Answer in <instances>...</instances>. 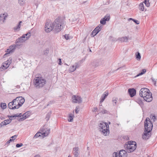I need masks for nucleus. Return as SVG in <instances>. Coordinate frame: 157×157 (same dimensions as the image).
Masks as SVG:
<instances>
[{
	"label": "nucleus",
	"instance_id": "obj_1",
	"mask_svg": "<svg viewBox=\"0 0 157 157\" xmlns=\"http://www.w3.org/2000/svg\"><path fill=\"white\" fill-rule=\"evenodd\" d=\"M152 122L149 118H147L144 121V132L142 136L143 139L147 140L151 136L149 133L152 130Z\"/></svg>",
	"mask_w": 157,
	"mask_h": 157
},
{
	"label": "nucleus",
	"instance_id": "obj_2",
	"mask_svg": "<svg viewBox=\"0 0 157 157\" xmlns=\"http://www.w3.org/2000/svg\"><path fill=\"white\" fill-rule=\"evenodd\" d=\"M140 96L143 98L144 100L147 102H150L152 100V94L149 90L146 88H141L140 91Z\"/></svg>",
	"mask_w": 157,
	"mask_h": 157
},
{
	"label": "nucleus",
	"instance_id": "obj_3",
	"mask_svg": "<svg viewBox=\"0 0 157 157\" xmlns=\"http://www.w3.org/2000/svg\"><path fill=\"white\" fill-rule=\"evenodd\" d=\"M63 23L59 18H56L53 23V30L56 33L60 32L63 28Z\"/></svg>",
	"mask_w": 157,
	"mask_h": 157
},
{
	"label": "nucleus",
	"instance_id": "obj_4",
	"mask_svg": "<svg viewBox=\"0 0 157 157\" xmlns=\"http://www.w3.org/2000/svg\"><path fill=\"white\" fill-rule=\"evenodd\" d=\"M46 82L45 79L42 77H36L34 80L35 86L37 88H40L44 86Z\"/></svg>",
	"mask_w": 157,
	"mask_h": 157
},
{
	"label": "nucleus",
	"instance_id": "obj_5",
	"mask_svg": "<svg viewBox=\"0 0 157 157\" xmlns=\"http://www.w3.org/2000/svg\"><path fill=\"white\" fill-rule=\"evenodd\" d=\"M99 129L101 133L104 136H106L109 133V125L106 123L102 122L99 125Z\"/></svg>",
	"mask_w": 157,
	"mask_h": 157
},
{
	"label": "nucleus",
	"instance_id": "obj_6",
	"mask_svg": "<svg viewBox=\"0 0 157 157\" xmlns=\"http://www.w3.org/2000/svg\"><path fill=\"white\" fill-rule=\"evenodd\" d=\"M126 151L128 153L133 152L136 148V144L135 141H130L124 145Z\"/></svg>",
	"mask_w": 157,
	"mask_h": 157
},
{
	"label": "nucleus",
	"instance_id": "obj_7",
	"mask_svg": "<svg viewBox=\"0 0 157 157\" xmlns=\"http://www.w3.org/2000/svg\"><path fill=\"white\" fill-rule=\"evenodd\" d=\"M25 101L24 98L22 97H17L12 101L15 105L14 106V108L17 109L19 108L24 103Z\"/></svg>",
	"mask_w": 157,
	"mask_h": 157
},
{
	"label": "nucleus",
	"instance_id": "obj_8",
	"mask_svg": "<svg viewBox=\"0 0 157 157\" xmlns=\"http://www.w3.org/2000/svg\"><path fill=\"white\" fill-rule=\"evenodd\" d=\"M31 36L30 32H28L25 34L23 35L22 36L18 38L15 41V43H22L28 40Z\"/></svg>",
	"mask_w": 157,
	"mask_h": 157
},
{
	"label": "nucleus",
	"instance_id": "obj_9",
	"mask_svg": "<svg viewBox=\"0 0 157 157\" xmlns=\"http://www.w3.org/2000/svg\"><path fill=\"white\" fill-rule=\"evenodd\" d=\"M53 29V23L50 21L47 22L45 25L44 30L47 33H49Z\"/></svg>",
	"mask_w": 157,
	"mask_h": 157
},
{
	"label": "nucleus",
	"instance_id": "obj_10",
	"mask_svg": "<svg viewBox=\"0 0 157 157\" xmlns=\"http://www.w3.org/2000/svg\"><path fill=\"white\" fill-rule=\"evenodd\" d=\"M115 154V157H127V151L124 150H121L119 152H114L113 154Z\"/></svg>",
	"mask_w": 157,
	"mask_h": 157
},
{
	"label": "nucleus",
	"instance_id": "obj_11",
	"mask_svg": "<svg viewBox=\"0 0 157 157\" xmlns=\"http://www.w3.org/2000/svg\"><path fill=\"white\" fill-rule=\"evenodd\" d=\"M102 27V25H99L96 27L91 33L90 34L91 36L93 37L96 36L101 30Z\"/></svg>",
	"mask_w": 157,
	"mask_h": 157
},
{
	"label": "nucleus",
	"instance_id": "obj_12",
	"mask_svg": "<svg viewBox=\"0 0 157 157\" xmlns=\"http://www.w3.org/2000/svg\"><path fill=\"white\" fill-rule=\"evenodd\" d=\"M72 101L75 103H80L82 102V98L79 96L73 95L72 97Z\"/></svg>",
	"mask_w": 157,
	"mask_h": 157
},
{
	"label": "nucleus",
	"instance_id": "obj_13",
	"mask_svg": "<svg viewBox=\"0 0 157 157\" xmlns=\"http://www.w3.org/2000/svg\"><path fill=\"white\" fill-rule=\"evenodd\" d=\"M16 46L15 45H12L10 46L9 48L6 50V52H7V53H6L4 56H6L10 53L13 52L16 48Z\"/></svg>",
	"mask_w": 157,
	"mask_h": 157
},
{
	"label": "nucleus",
	"instance_id": "obj_14",
	"mask_svg": "<svg viewBox=\"0 0 157 157\" xmlns=\"http://www.w3.org/2000/svg\"><path fill=\"white\" fill-rule=\"evenodd\" d=\"M30 113L29 111L27 112L24 113L22 115V117L19 119V121H23L29 116Z\"/></svg>",
	"mask_w": 157,
	"mask_h": 157
},
{
	"label": "nucleus",
	"instance_id": "obj_15",
	"mask_svg": "<svg viewBox=\"0 0 157 157\" xmlns=\"http://www.w3.org/2000/svg\"><path fill=\"white\" fill-rule=\"evenodd\" d=\"M11 60V59H9L7 61L3 63L2 66L4 68V70L6 69L9 67Z\"/></svg>",
	"mask_w": 157,
	"mask_h": 157
},
{
	"label": "nucleus",
	"instance_id": "obj_16",
	"mask_svg": "<svg viewBox=\"0 0 157 157\" xmlns=\"http://www.w3.org/2000/svg\"><path fill=\"white\" fill-rule=\"evenodd\" d=\"M40 130L42 132L43 137L47 136L49 134L50 131V129H40Z\"/></svg>",
	"mask_w": 157,
	"mask_h": 157
},
{
	"label": "nucleus",
	"instance_id": "obj_17",
	"mask_svg": "<svg viewBox=\"0 0 157 157\" xmlns=\"http://www.w3.org/2000/svg\"><path fill=\"white\" fill-rule=\"evenodd\" d=\"M73 152L75 157H78L79 154V148L78 147H75L73 148Z\"/></svg>",
	"mask_w": 157,
	"mask_h": 157
},
{
	"label": "nucleus",
	"instance_id": "obj_18",
	"mask_svg": "<svg viewBox=\"0 0 157 157\" xmlns=\"http://www.w3.org/2000/svg\"><path fill=\"white\" fill-rule=\"evenodd\" d=\"M128 92L130 96L132 97L135 95L136 94V90L134 88L129 89L128 90Z\"/></svg>",
	"mask_w": 157,
	"mask_h": 157
},
{
	"label": "nucleus",
	"instance_id": "obj_19",
	"mask_svg": "<svg viewBox=\"0 0 157 157\" xmlns=\"http://www.w3.org/2000/svg\"><path fill=\"white\" fill-rule=\"evenodd\" d=\"M109 94L108 91L107 90L103 94L101 97V100L100 101V102H102L104 100L105 98L108 96Z\"/></svg>",
	"mask_w": 157,
	"mask_h": 157
},
{
	"label": "nucleus",
	"instance_id": "obj_20",
	"mask_svg": "<svg viewBox=\"0 0 157 157\" xmlns=\"http://www.w3.org/2000/svg\"><path fill=\"white\" fill-rule=\"evenodd\" d=\"M7 15L6 14H3L0 15V21L1 22H4L6 20V17H7Z\"/></svg>",
	"mask_w": 157,
	"mask_h": 157
},
{
	"label": "nucleus",
	"instance_id": "obj_21",
	"mask_svg": "<svg viewBox=\"0 0 157 157\" xmlns=\"http://www.w3.org/2000/svg\"><path fill=\"white\" fill-rule=\"evenodd\" d=\"M128 37L125 36L121 37H119L118 39V40H120L121 42H127L128 40Z\"/></svg>",
	"mask_w": 157,
	"mask_h": 157
},
{
	"label": "nucleus",
	"instance_id": "obj_22",
	"mask_svg": "<svg viewBox=\"0 0 157 157\" xmlns=\"http://www.w3.org/2000/svg\"><path fill=\"white\" fill-rule=\"evenodd\" d=\"M22 116L21 115V113H17L16 114H15L13 116H10L9 117V119L11 120V121L12 120H13L15 119L16 117H21Z\"/></svg>",
	"mask_w": 157,
	"mask_h": 157
},
{
	"label": "nucleus",
	"instance_id": "obj_23",
	"mask_svg": "<svg viewBox=\"0 0 157 157\" xmlns=\"http://www.w3.org/2000/svg\"><path fill=\"white\" fill-rule=\"evenodd\" d=\"M15 105H14L13 102L12 101V102H10L8 104V108L11 109H17V108H15L14 106Z\"/></svg>",
	"mask_w": 157,
	"mask_h": 157
},
{
	"label": "nucleus",
	"instance_id": "obj_24",
	"mask_svg": "<svg viewBox=\"0 0 157 157\" xmlns=\"http://www.w3.org/2000/svg\"><path fill=\"white\" fill-rule=\"evenodd\" d=\"M22 23V21H20L18 25H17V26L14 27L13 28V29H14V31H17H17H19V29L20 28V27H21V23Z\"/></svg>",
	"mask_w": 157,
	"mask_h": 157
},
{
	"label": "nucleus",
	"instance_id": "obj_25",
	"mask_svg": "<svg viewBox=\"0 0 157 157\" xmlns=\"http://www.w3.org/2000/svg\"><path fill=\"white\" fill-rule=\"evenodd\" d=\"M40 136H42L43 137V134L42 132H38L36 133V134L34 136L33 138L34 139H36V138L39 137Z\"/></svg>",
	"mask_w": 157,
	"mask_h": 157
},
{
	"label": "nucleus",
	"instance_id": "obj_26",
	"mask_svg": "<svg viewBox=\"0 0 157 157\" xmlns=\"http://www.w3.org/2000/svg\"><path fill=\"white\" fill-rule=\"evenodd\" d=\"M139 9L140 10L144 11V3L141 2L139 5Z\"/></svg>",
	"mask_w": 157,
	"mask_h": 157
},
{
	"label": "nucleus",
	"instance_id": "obj_27",
	"mask_svg": "<svg viewBox=\"0 0 157 157\" xmlns=\"http://www.w3.org/2000/svg\"><path fill=\"white\" fill-rule=\"evenodd\" d=\"M74 115L73 114L71 113L69 114L68 117L69 118L68 119V121L69 122H72L73 121Z\"/></svg>",
	"mask_w": 157,
	"mask_h": 157
},
{
	"label": "nucleus",
	"instance_id": "obj_28",
	"mask_svg": "<svg viewBox=\"0 0 157 157\" xmlns=\"http://www.w3.org/2000/svg\"><path fill=\"white\" fill-rule=\"evenodd\" d=\"M76 70V67H75V66H74V65H73L70 67L69 71L70 72H72L75 71Z\"/></svg>",
	"mask_w": 157,
	"mask_h": 157
},
{
	"label": "nucleus",
	"instance_id": "obj_29",
	"mask_svg": "<svg viewBox=\"0 0 157 157\" xmlns=\"http://www.w3.org/2000/svg\"><path fill=\"white\" fill-rule=\"evenodd\" d=\"M136 58L137 60H140L141 59V56L140 53L139 52H136Z\"/></svg>",
	"mask_w": 157,
	"mask_h": 157
},
{
	"label": "nucleus",
	"instance_id": "obj_30",
	"mask_svg": "<svg viewBox=\"0 0 157 157\" xmlns=\"http://www.w3.org/2000/svg\"><path fill=\"white\" fill-rule=\"evenodd\" d=\"M110 15L109 14H107L103 18L107 21H109L110 19Z\"/></svg>",
	"mask_w": 157,
	"mask_h": 157
},
{
	"label": "nucleus",
	"instance_id": "obj_31",
	"mask_svg": "<svg viewBox=\"0 0 157 157\" xmlns=\"http://www.w3.org/2000/svg\"><path fill=\"white\" fill-rule=\"evenodd\" d=\"M117 100V98L115 97H114L113 98L112 101L113 102V105H116Z\"/></svg>",
	"mask_w": 157,
	"mask_h": 157
},
{
	"label": "nucleus",
	"instance_id": "obj_32",
	"mask_svg": "<svg viewBox=\"0 0 157 157\" xmlns=\"http://www.w3.org/2000/svg\"><path fill=\"white\" fill-rule=\"evenodd\" d=\"M136 101L140 106L143 105H144L143 101L140 99H137Z\"/></svg>",
	"mask_w": 157,
	"mask_h": 157
},
{
	"label": "nucleus",
	"instance_id": "obj_33",
	"mask_svg": "<svg viewBox=\"0 0 157 157\" xmlns=\"http://www.w3.org/2000/svg\"><path fill=\"white\" fill-rule=\"evenodd\" d=\"M146 70L145 69H143L141 72L139 74H138L135 77H138L140 75H142L144 74L146 72Z\"/></svg>",
	"mask_w": 157,
	"mask_h": 157
},
{
	"label": "nucleus",
	"instance_id": "obj_34",
	"mask_svg": "<svg viewBox=\"0 0 157 157\" xmlns=\"http://www.w3.org/2000/svg\"><path fill=\"white\" fill-rule=\"evenodd\" d=\"M151 119L153 120V121H155L157 120V118L155 115L153 114H151L150 115Z\"/></svg>",
	"mask_w": 157,
	"mask_h": 157
},
{
	"label": "nucleus",
	"instance_id": "obj_35",
	"mask_svg": "<svg viewBox=\"0 0 157 157\" xmlns=\"http://www.w3.org/2000/svg\"><path fill=\"white\" fill-rule=\"evenodd\" d=\"M146 6L149 7L150 6V3L149 2V0H145L144 2Z\"/></svg>",
	"mask_w": 157,
	"mask_h": 157
},
{
	"label": "nucleus",
	"instance_id": "obj_36",
	"mask_svg": "<svg viewBox=\"0 0 157 157\" xmlns=\"http://www.w3.org/2000/svg\"><path fill=\"white\" fill-rule=\"evenodd\" d=\"M3 121L4 123V124L5 125H6L7 124H9L11 122V120L10 119L5 120Z\"/></svg>",
	"mask_w": 157,
	"mask_h": 157
},
{
	"label": "nucleus",
	"instance_id": "obj_37",
	"mask_svg": "<svg viewBox=\"0 0 157 157\" xmlns=\"http://www.w3.org/2000/svg\"><path fill=\"white\" fill-rule=\"evenodd\" d=\"M0 107L3 109H5L6 107V103H2L0 104Z\"/></svg>",
	"mask_w": 157,
	"mask_h": 157
},
{
	"label": "nucleus",
	"instance_id": "obj_38",
	"mask_svg": "<svg viewBox=\"0 0 157 157\" xmlns=\"http://www.w3.org/2000/svg\"><path fill=\"white\" fill-rule=\"evenodd\" d=\"M24 0H18V3L21 6L23 5L25 3Z\"/></svg>",
	"mask_w": 157,
	"mask_h": 157
},
{
	"label": "nucleus",
	"instance_id": "obj_39",
	"mask_svg": "<svg viewBox=\"0 0 157 157\" xmlns=\"http://www.w3.org/2000/svg\"><path fill=\"white\" fill-rule=\"evenodd\" d=\"M51 113V112H50L48 113L46 115L45 118L47 121L49 120Z\"/></svg>",
	"mask_w": 157,
	"mask_h": 157
},
{
	"label": "nucleus",
	"instance_id": "obj_40",
	"mask_svg": "<svg viewBox=\"0 0 157 157\" xmlns=\"http://www.w3.org/2000/svg\"><path fill=\"white\" fill-rule=\"evenodd\" d=\"M106 21H107L103 18L101 20L100 22L101 24L105 25L106 23Z\"/></svg>",
	"mask_w": 157,
	"mask_h": 157
},
{
	"label": "nucleus",
	"instance_id": "obj_41",
	"mask_svg": "<svg viewBox=\"0 0 157 157\" xmlns=\"http://www.w3.org/2000/svg\"><path fill=\"white\" fill-rule=\"evenodd\" d=\"M49 53V49H47L45 50L43 52V55H47Z\"/></svg>",
	"mask_w": 157,
	"mask_h": 157
},
{
	"label": "nucleus",
	"instance_id": "obj_42",
	"mask_svg": "<svg viewBox=\"0 0 157 157\" xmlns=\"http://www.w3.org/2000/svg\"><path fill=\"white\" fill-rule=\"evenodd\" d=\"M74 65L75 66L76 69L77 68H78L80 66V64L78 62L75 63Z\"/></svg>",
	"mask_w": 157,
	"mask_h": 157
},
{
	"label": "nucleus",
	"instance_id": "obj_43",
	"mask_svg": "<svg viewBox=\"0 0 157 157\" xmlns=\"http://www.w3.org/2000/svg\"><path fill=\"white\" fill-rule=\"evenodd\" d=\"M23 145V144L22 143H20V144H17L16 145V147H19Z\"/></svg>",
	"mask_w": 157,
	"mask_h": 157
},
{
	"label": "nucleus",
	"instance_id": "obj_44",
	"mask_svg": "<svg viewBox=\"0 0 157 157\" xmlns=\"http://www.w3.org/2000/svg\"><path fill=\"white\" fill-rule=\"evenodd\" d=\"M151 80H152V82H153L154 85H155V86H156V80H155V79L154 78H151Z\"/></svg>",
	"mask_w": 157,
	"mask_h": 157
},
{
	"label": "nucleus",
	"instance_id": "obj_45",
	"mask_svg": "<svg viewBox=\"0 0 157 157\" xmlns=\"http://www.w3.org/2000/svg\"><path fill=\"white\" fill-rule=\"evenodd\" d=\"M136 24H137V25H138L140 24V22L139 21L137 20H134V21H133Z\"/></svg>",
	"mask_w": 157,
	"mask_h": 157
},
{
	"label": "nucleus",
	"instance_id": "obj_46",
	"mask_svg": "<svg viewBox=\"0 0 157 157\" xmlns=\"http://www.w3.org/2000/svg\"><path fill=\"white\" fill-rule=\"evenodd\" d=\"M79 111V108L77 107L76 108L75 110V112L76 114H77L78 113Z\"/></svg>",
	"mask_w": 157,
	"mask_h": 157
},
{
	"label": "nucleus",
	"instance_id": "obj_47",
	"mask_svg": "<svg viewBox=\"0 0 157 157\" xmlns=\"http://www.w3.org/2000/svg\"><path fill=\"white\" fill-rule=\"evenodd\" d=\"M101 112L103 114H105V113H107V111L106 110L103 109V110H102L101 111Z\"/></svg>",
	"mask_w": 157,
	"mask_h": 157
},
{
	"label": "nucleus",
	"instance_id": "obj_48",
	"mask_svg": "<svg viewBox=\"0 0 157 157\" xmlns=\"http://www.w3.org/2000/svg\"><path fill=\"white\" fill-rule=\"evenodd\" d=\"M98 108L97 107H94L92 110V111L93 112H96L97 111Z\"/></svg>",
	"mask_w": 157,
	"mask_h": 157
},
{
	"label": "nucleus",
	"instance_id": "obj_49",
	"mask_svg": "<svg viewBox=\"0 0 157 157\" xmlns=\"http://www.w3.org/2000/svg\"><path fill=\"white\" fill-rule=\"evenodd\" d=\"M64 37L66 40H68L69 39V36L68 35L65 34Z\"/></svg>",
	"mask_w": 157,
	"mask_h": 157
},
{
	"label": "nucleus",
	"instance_id": "obj_50",
	"mask_svg": "<svg viewBox=\"0 0 157 157\" xmlns=\"http://www.w3.org/2000/svg\"><path fill=\"white\" fill-rule=\"evenodd\" d=\"M17 137V136L16 135H14V136H12L11 137V139H13V140H14Z\"/></svg>",
	"mask_w": 157,
	"mask_h": 157
},
{
	"label": "nucleus",
	"instance_id": "obj_51",
	"mask_svg": "<svg viewBox=\"0 0 157 157\" xmlns=\"http://www.w3.org/2000/svg\"><path fill=\"white\" fill-rule=\"evenodd\" d=\"M4 125H5L4 124L3 121H2L0 124V128H1L2 127V126Z\"/></svg>",
	"mask_w": 157,
	"mask_h": 157
},
{
	"label": "nucleus",
	"instance_id": "obj_52",
	"mask_svg": "<svg viewBox=\"0 0 157 157\" xmlns=\"http://www.w3.org/2000/svg\"><path fill=\"white\" fill-rule=\"evenodd\" d=\"M59 64L61 65V63H62L61 60L60 59H59Z\"/></svg>",
	"mask_w": 157,
	"mask_h": 157
},
{
	"label": "nucleus",
	"instance_id": "obj_53",
	"mask_svg": "<svg viewBox=\"0 0 157 157\" xmlns=\"http://www.w3.org/2000/svg\"><path fill=\"white\" fill-rule=\"evenodd\" d=\"M34 157H40V156L39 155H37L34 156Z\"/></svg>",
	"mask_w": 157,
	"mask_h": 157
},
{
	"label": "nucleus",
	"instance_id": "obj_54",
	"mask_svg": "<svg viewBox=\"0 0 157 157\" xmlns=\"http://www.w3.org/2000/svg\"><path fill=\"white\" fill-rule=\"evenodd\" d=\"M10 143V142L9 141H8L6 143V145H7L8 144H9Z\"/></svg>",
	"mask_w": 157,
	"mask_h": 157
},
{
	"label": "nucleus",
	"instance_id": "obj_55",
	"mask_svg": "<svg viewBox=\"0 0 157 157\" xmlns=\"http://www.w3.org/2000/svg\"><path fill=\"white\" fill-rule=\"evenodd\" d=\"M13 140H13V139H11V138L10 139V140H9V141H10V142L11 141H13Z\"/></svg>",
	"mask_w": 157,
	"mask_h": 157
},
{
	"label": "nucleus",
	"instance_id": "obj_56",
	"mask_svg": "<svg viewBox=\"0 0 157 157\" xmlns=\"http://www.w3.org/2000/svg\"><path fill=\"white\" fill-rule=\"evenodd\" d=\"M129 20H132L133 21H134V20H135L134 19H133V18H130L129 19Z\"/></svg>",
	"mask_w": 157,
	"mask_h": 157
},
{
	"label": "nucleus",
	"instance_id": "obj_57",
	"mask_svg": "<svg viewBox=\"0 0 157 157\" xmlns=\"http://www.w3.org/2000/svg\"><path fill=\"white\" fill-rule=\"evenodd\" d=\"M90 52H91V49H90Z\"/></svg>",
	"mask_w": 157,
	"mask_h": 157
},
{
	"label": "nucleus",
	"instance_id": "obj_58",
	"mask_svg": "<svg viewBox=\"0 0 157 157\" xmlns=\"http://www.w3.org/2000/svg\"><path fill=\"white\" fill-rule=\"evenodd\" d=\"M65 65L68 66V65L66 63H65Z\"/></svg>",
	"mask_w": 157,
	"mask_h": 157
},
{
	"label": "nucleus",
	"instance_id": "obj_59",
	"mask_svg": "<svg viewBox=\"0 0 157 157\" xmlns=\"http://www.w3.org/2000/svg\"><path fill=\"white\" fill-rule=\"evenodd\" d=\"M68 157H71L70 156H69Z\"/></svg>",
	"mask_w": 157,
	"mask_h": 157
},
{
	"label": "nucleus",
	"instance_id": "obj_60",
	"mask_svg": "<svg viewBox=\"0 0 157 157\" xmlns=\"http://www.w3.org/2000/svg\"><path fill=\"white\" fill-rule=\"evenodd\" d=\"M17 157V156H15V157Z\"/></svg>",
	"mask_w": 157,
	"mask_h": 157
},
{
	"label": "nucleus",
	"instance_id": "obj_61",
	"mask_svg": "<svg viewBox=\"0 0 157 157\" xmlns=\"http://www.w3.org/2000/svg\"><path fill=\"white\" fill-rule=\"evenodd\" d=\"M7 157V156H6V157Z\"/></svg>",
	"mask_w": 157,
	"mask_h": 157
}]
</instances>
